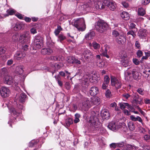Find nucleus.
I'll return each instance as SVG.
<instances>
[{"instance_id":"obj_33","label":"nucleus","mask_w":150,"mask_h":150,"mask_svg":"<svg viewBox=\"0 0 150 150\" xmlns=\"http://www.w3.org/2000/svg\"><path fill=\"white\" fill-rule=\"evenodd\" d=\"M134 147V146L131 144H125L124 148L122 149V150H132Z\"/></svg>"},{"instance_id":"obj_3","label":"nucleus","mask_w":150,"mask_h":150,"mask_svg":"<svg viewBox=\"0 0 150 150\" xmlns=\"http://www.w3.org/2000/svg\"><path fill=\"white\" fill-rule=\"evenodd\" d=\"M72 25L79 31H83L86 29V25L83 18H81L74 20L72 22Z\"/></svg>"},{"instance_id":"obj_34","label":"nucleus","mask_w":150,"mask_h":150,"mask_svg":"<svg viewBox=\"0 0 150 150\" xmlns=\"http://www.w3.org/2000/svg\"><path fill=\"white\" fill-rule=\"evenodd\" d=\"M26 96L25 93H22L20 94L18 100L20 102L23 103L25 101Z\"/></svg>"},{"instance_id":"obj_61","label":"nucleus","mask_w":150,"mask_h":150,"mask_svg":"<svg viewBox=\"0 0 150 150\" xmlns=\"http://www.w3.org/2000/svg\"><path fill=\"white\" fill-rule=\"evenodd\" d=\"M5 52V48L2 47H0V54H4Z\"/></svg>"},{"instance_id":"obj_38","label":"nucleus","mask_w":150,"mask_h":150,"mask_svg":"<svg viewBox=\"0 0 150 150\" xmlns=\"http://www.w3.org/2000/svg\"><path fill=\"white\" fill-rule=\"evenodd\" d=\"M100 51L101 52H102V54L103 56L105 57L108 58H109V56L107 54L108 50L106 48H105L104 50L101 49Z\"/></svg>"},{"instance_id":"obj_59","label":"nucleus","mask_w":150,"mask_h":150,"mask_svg":"<svg viewBox=\"0 0 150 150\" xmlns=\"http://www.w3.org/2000/svg\"><path fill=\"white\" fill-rule=\"evenodd\" d=\"M105 95L107 98H109L111 96V93L109 89H108L105 93Z\"/></svg>"},{"instance_id":"obj_6","label":"nucleus","mask_w":150,"mask_h":150,"mask_svg":"<svg viewBox=\"0 0 150 150\" xmlns=\"http://www.w3.org/2000/svg\"><path fill=\"white\" fill-rule=\"evenodd\" d=\"M30 35L28 31H26L21 34L19 38V41L22 43L28 44L30 42Z\"/></svg>"},{"instance_id":"obj_23","label":"nucleus","mask_w":150,"mask_h":150,"mask_svg":"<svg viewBox=\"0 0 150 150\" xmlns=\"http://www.w3.org/2000/svg\"><path fill=\"white\" fill-rule=\"evenodd\" d=\"M89 78H91L90 74L88 73H86L83 76V81L87 85L89 81Z\"/></svg>"},{"instance_id":"obj_21","label":"nucleus","mask_w":150,"mask_h":150,"mask_svg":"<svg viewBox=\"0 0 150 150\" xmlns=\"http://www.w3.org/2000/svg\"><path fill=\"white\" fill-rule=\"evenodd\" d=\"M23 25L22 23L20 22L17 23L13 27L14 30L18 31L22 29Z\"/></svg>"},{"instance_id":"obj_27","label":"nucleus","mask_w":150,"mask_h":150,"mask_svg":"<svg viewBox=\"0 0 150 150\" xmlns=\"http://www.w3.org/2000/svg\"><path fill=\"white\" fill-rule=\"evenodd\" d=\"M122 18L125 20H127L129 18V15L128 13L125 11H123L120 14Z\"/></svg>"},{"instance_id":"obj_54","label":"nucleus","mask_w":150,"mask_h":150,"mask_svg":"<svg viewBox=\"0 0 150 150\" xmlns=\"http://www.w3.org/2000/svg\"><path fill=\"white\" fill-rule=\"evenodd\" d=\"M127 35H132L134 38H135L136 36L135 33L132 30L129 31L127 33Z\"/></svg>"},{"instance_id":"obj_64","label":"nucleus","mask_w":150,"mask_h":150,"mask_svg":"<svg viewBox=\"0 0 150 150\" xmlns=\"http://www.w3.org/2000/svg\"><path fill=\"white\" fill-rule=\"evenodd\" d=\"M144 138L145 140L147 141L150 139V136L147 134L146 135L144 136Z\"/></svg>"},{"instance_id":"obj_11","label":"nucleus","mask_w":150,"mask_h":150,"mask_svg":"<svg viewBox=\"0 0 150 150\" xmlns=\"http://www.w3.org/2000/svg\"><path fill=\"white\" fill-rule=\"evenodd\" d=\"M82 108L83 109L88 108L91 105V101L88 98H85L84 99L82 103Z\"/></svg>"},{"instance_id":"obj_41","label":"nucleus","mask_w":150,"mask_h":150,"mask_svg":"<svg viewBox=\"0 0 150 150\" xmlns=\"http://www.w3.org/2000/svg\"><path fill=\"white\" fill-rule=\"evenodd\" d=\"M129 62L127 59H123L121 61L122 65L124 67H126L129 64Z\"/></svg>"},{"instance_id":"obj_26","label":"nucleus","mask_w":150,"mask_h":150,"mask_svg":"<svg viewBox=\"0 0 150 150\" xmlns=\"http://www.w3.org/2000/svg\"><path fill=\"white\" fill-rule=\"evenodd\" d=\"M95 35V33L93 32H91L88 33L86 34L85 36V39L87 40H90L93 38Z\"/></svg>"},{"instance_id":"obj_18","label":"nucleus","mask_w":150,"mask_h":150,"mask_svg":"<svg viewBox=\"0 0 150 150\" xmlns=\"http://www.w3.org/2000/svg\"><path fill=\"white\" fill-rule=\"evenodd\" d=\"M100 98L98 97H93L91 98V105L94 104L98 105L100 103Z\"/></svg>"},{"instance_id":"obj_53","label":"nucleus","mask_w":150,"mask_h":150,"mask_svg":"<svg viewBox=\"0 0 150 150\" xmlns=\"http://www.w3.org/2000/svg\"><path fill=\"white\" fill-rule=\"evenodd\" d=\"M125 146V144H124V143L123 142H121L117 143V147H121L122 149L124 148V146Z\"/></svg>"},{"instance_id":"obj_42","label":"nucleus","mask_w":150,"mask_h":150,"mask_svg":"<svg viewBox=\"0 0 150 150\" xmlns=\"http://www.w3.org/2000/svg\"><path fill=\"white\" fill-rule=\"evenodd\" d=\"M75 117L74 122L75 123H76L79 122V118L80 117L81 115L79 114L76 113L75 115Z\"/></svg>"},{"instance_id":"obj_16","label":"nucleus","mask_w":150,"mask_h":150,"mask_svg":"<svg viewBox=\"0 0 150 150\" xmlns=\"http://www.w3.org/2000/svg\"><path fill=\"white\" fill-rule=\"evenodd\" d=\"M83 54L84 57L86 59L91 58L93 55L92 52L89 50H85L83 53Z\"/></svg>"},{"instance_id":"obj_40","label":"nucleus","mask_w":150,"mask_h":150,"mask_svg":"<svg viewBox=\"0 0 150 150\" xmlns=\"http://www.w3.org/2000/svg\"><path fill=\"white\" fill-rule=\"evenodd\" d=\"M128 127L131 131H133L135 129V126L134 124L132 122H129L128 124Z\"/></svg>"},{"instance_id":"obj_19","label":"nucleus","mask_w":150,"mask_h":150,"mask_svg":"<svg viewBox=\"0 0 150 150\" xmlns=\"http://www.w3.org/2000/svg\"><path fill=\"white\" fill-rule=\"evenodd\" d=\"M41 53L43 54H50L53 52L52 50L49 48H43L41 50Z\"/></svg>"},{"instance_id":"obj_24","label":"nucleus","mask_w":150,"mask_h":150,"mask_svg":"<svg viewBox=\"0 0 150 150\" xmlns=\"http://www.w3.org/2000/svg\"><path fill=\"white\" fill-rule=\"evenodd\" d=\"M91 78H89V81L91 83H96L97 82L98 77L95 74H90Z\"/></svg>"},{"instance_id":"obj_58","label":"nucleus","mask_w":150,"mask_h":150,"mask_svg":"<svg viewBox=\"0 0 150 150\" xmlns=\"http://www.w3.org/2000/svg\"><path fill=\"white\" fill-rule=\"evenodd\" d=\"M135 46L138 49H140L141 47L138 41H136L135 42Z\"/></svg>"},{"instance_id":"obj_47","label":"nucleus","mask_w":150,"mask_h":150,"mask_svg":"<svg viewBox=\"0 0 150 150\" xmlns=\"http://www.w3.org/2000/svg\"><path fill=\"white\" fill-rule=\"evenodd\" d=\"M66 123L67 126H69L73 123V120L71 118H69L66 121Z\"/></svg>"},{"instance_id":"obj_55","label":"nucleus","mask_w":150,"mask_h":150,"mask_svg":"<svg viewBox=\"0 0 150 150\" xmlns=\"http://www.w3.org/2000/svg\"><path fill=\"white\" fill-rule=\"evenodd\" d=\"M150 2V0H142V5H145L149 4Z\"/></svg>"},{"instance_id":"obj_50","label":"nucleus","mask_w":150,"mask_h":150,"mask_svg":"<svg viewBox=\"0 0 150 150\" xmlns=\"http://www.w3.org/2000/svg\"><path fill=\"white\" fill-rule=\"evenodd\" d=\"M18 34L17 33L14 34L12 36V39L13 41H17L18 40Z\"/></svg>"},{"instance_id":"obj_36","label":"nucleus","mask_w":150,"mask_h":150,"mask_svg":"<svg viewBox=\"0 0 150 150\" xmlns=\"http://www.w3.org/2000/svg\"><path fill=\"white\" fill-rule=\"evenodd\" d=\"M38 29L37 25H35L32 28L30 29V31L32 34H33L37 33V30Z\"/></svg>"},{"instance_id":"obj_62","label":"nucleus","mask_w":150,"mask_h":150,"mask_svg":"<svg viewBox=\"0 0 150 150\" xmlns=\"http://www.w3.org/2000/svg\"><path fill=\"white\" fill-rule=\"evenodd\" d=\"M133 62L136 65H138L139 64V61L136 58H134L133 59Z\"/></svg>"},{"instance_id":"obj_48","label":"nucleus","mask_w":150,"mask_h":150,"mask_svg":"<svg viewBox=\"0 0 150 150\" xmlns=\"http://www.w3.org/2000/svg\"><path fill=\"white\" fill-rule=\"evenodd\" d=\"M64 66V64L63 63H59L58 64H55L54 65V67L55 68L57 69H59L60 68L63 67Z\"/></svg>"},{"instance_id":"obj_44","label":"nucleus","mask_w":150,"mask_h":150,"mask_svg":"<svg viewBox=\"0 0 150 150\" xmlns=\"http://www.w3.org/2000/svg\"><path fill=\"white\" fill-rule=\"evenodd\" d=\"M137 92L139 94L143 96L145 93V91L144 89L141 88H139L137 90Z\"/></svg>"},{"instance_id":"obj_29","label":"nucleus","mask_w":150,"mask_h":150,"mask_svg":"<svg viewBox=\"0 0 150 150\" xmlns=\"http://www.w3.org/2000/svg\"><path fill=\"white\" fill-rule=\"evenodd\" d=\"M132 74L134 79L137 80L139 76V74L135 69H134L132 71Z\"/></svg>"},{"instance_id":"obj_56","label":"nucleus","mask_w":150,"mask_h":150,"mask_svg":"<svg viewBox=\"0 0 150 150\" xmlns=\"http://www.w3.org/2000/svg\"><path fill=\"white\" fill-rule=\"evenodd\" d=\"M112 35L114 37H117L119 35V33L117 30H114L112 32Z\"/></svg>"},{"instance_id":"obj_12","label":"nucleus","mask_w":150,"mask_h":150,"mask_svg":"<svg viewBox=\"0 0 150 150\" xmlns=\"http://www.w3.org/2000/svg\"><path fill=\"white\" fill-rule=\"evenodd\" d=\"M101 115L103 119L108 120L110 117V114L108 110L106 109H103L101 112Z\"/></svg>"},{"instance_id":"obj_30","label":"nucleus","mask_w":150,"mask_h":150,"mask_svg":"<svg viewBox=\"0 0 150 150\" xmlns=\"http://www.w3.org/2000/svg\"><path fill=\"white\" fill-rule=\"evenodd\" d=\"M23 67L22 66H18L16 68V72L18 74L21 75L23 76Z\"/></svg>"},{"instance_id":"obj_46","label":"nucleus","mask_w":150,"mask_h":150,"mask_svg":"<svg viewBox=\"0 0 150 150\" xmlns=\"http://www.w3.org/2000/svg\"><path fill=\"white\" fill-rule=\"evenodd\" d=\"M126 53L125 52H122L120 54L119 57L122 59H124L127 57Z\"/></svg>"},{"instance_id":"obj_2","label":"nucleus","mask_w":150,"mask_h":150,"mask_svg":"<svg viewBox=\"0 0 150 150\" xmlns=\"http://www.w3.org/2000/svg\"><path fill=\"white\" fill-rule=\"evenodd\" d=\"M108 127L109 129L115 132L116 131L120 128L125 132L127 129V127L124 122L118 123L114 122H111L109 123Z\"/></svg>"},{"instance_id":"obj_17","label":"nucleus","mask_w":150,"mask_h":150,"mask_svg":"<svg viewBox=\"0 0 150 150\" xmlns=\"http://www.w3.org/2000/svg\"><path fill=\"white\" fill-rule=\"evenodd\" d=\"M78 8L81 11H87L89 8L88 4L83 3L81 4Z\"/></svg>"},{"instance_id":"obj_7","label":"nucleus","mask_w":150,"mask_h":150,"mask_svg":"<svg viewBox=\"0 0 150 150\" xmlns=\"http://www.w3.org/2000/svg\"><path fill=\"white\" fill-rule=\"evenodd\" d=\"M110 78L112 86L115 87L116 89L120 88L122 86L121 81L114 76H111Z\"/></svg>"},{"instance_id":"obj_52","label":"nucleus","mask_w":150,"mask_h":150,"mask_svg":"<svg viewBox=\"0 0 150 150\" xmlns=\"http://www.w3.org/2000/svg\"><path fill=\"white\" fill-rule=\"evenodd\" d=\"M7 71L8 70L6 68L4 67L1 69V72L2 74H6L7 73Z\"/></svg>"},{"instance_id":"obj_1","label":"nucleus","mask_w":150,"mask_h":150,"mask_svg":"<svg viewBox=\"0 0 150 150\" xmlns=\"http://www.w3.org/2000/svg\"><path fill=\"white\" fill-rule=\"evenodd\" d=\"M94 6L97 10L101 9L104 8L105 6H107L111 11L115 8L116 4L114 2L108 0H92Z\"/></svg>"},{"instance_id":"obj_39","label":"nucleus","mask_w":150,"mask_h":150,"mask_svg":"<svg viewBox=\"0 0 150 150\" xmlns=\"http://www.w3.org/2000/svg\"><path fill=\"white\" fill-rule=\"evenodd\" d=\"M120 108L122 109H124L125 108L126 106H127L128 108L129 107L130 105L127 103H119Z\"/></svg>"},{"instance_id":"obj_43","label":"nucleus","mask_w":150,"mask_h":150,"mask_svg":"<svg viewBox=\"0 0 150 150\" xmlns=\"http://www.w3.org/2000/svg\"><path fill=\"white\" fill-rule=\"evenodd\" d=\"M62 30V28L59 25L58 26L57 29L55 30L54 32L55 35L57 36Z\"/></svg>"},{"instance_id":"obj_35","label":"nucleus","mask_w":150,"mask_h":150,"mask_svg":"<svg viewBox=\"0 0 150 150\" xmlns=\"http://www.w3.org/2000/svg\"><path fill=\"white\" fill-rule=\"evenodd\" d=\"M145 14V11L144 8L140 7L138 9V14L140 16H143Z\"/></svg>"},{"instance_id":"obj_28","label":"nucleus","mask_w":150,"mask_h":150,"mask_svg":"<svg viewBox=\"0 0 150 150\" xmlns=\"http://www.w3.org/2000/svg\"><path fill=\"white\" fill-rule=\"evenodd\" d=\"M10 110L11 112L13 113L15 118L18 116L20 114V112H17L16 111V109L13 107H12L10 109Z\"/></svg>"},{"instance_id":"obj_4","label":"nucleus","mask_w":150,"mask_h":150,"mask_svg":"<svg viewBox=\"0 0 150 150\" xmlns=\"http://www.w3.org/2000/svg\"><path fill=\"white\" fill-rule=\"evenodd\" d=\"M88 122L89 128L92 130H97L99 127L98 118L96 117L90 116L88 118Z\"/></svg>"},{"instance_id":"obj_57","label":"nucleus","mask_w":150,"mask_h":150,"mask_svg":"<svg viewBox=\"0 0 150 150\" xmlns=\"http://www.w3.org/2000/svg\"><path fill=\"white\" fill-rule=\"evenodd\" d=\"M137 54L138 57H140L143 55V52L141 50H139L137 52Z\"/></svg>"},{"instance_id":"obj_5","label":"nucleus","mask_w":150,"mask_h":150,"mask_svg":"<svg viewBox=\"0 0 150 150\" xmlns=\"http://www.w3.org/2000/svg\"><path fill=\"white\" fill-rule=\"evenodd\" d=\"M108 28L107 23L104 21L99 20L97 22L96 26V29L100 33H103Z\"/></svg>"},{"instance_id":"obj_31","label":"nucleus","mask_w":150,"mask_h":150,"mask_svg":"<svg viewBox=\"0 0 150 150\" xmlns=\"http://www.w3.org/2000/svg\"><path fill=\"white\" fill-rule=\"evenodd\" d=\"M130 119L133 121H138L141 123H142V118L138 116L135 117L134 115H132L130 116Z\"/></svg>"},{"instance_id":"obj_45","label":"nucleus","mask_w":150,"mask_h":150,"mask_svg":"<svg viewBox=\"0 0 150 150\" xmlns=\"http://www.w3.org/2000/svg\"><path fill=\"white\" fill-rule=\"evenodd\" d=\"M92 45L93 47L95 50L99 49L100 47L99 44L95 42H93Z\"/></svg>"},{"instance_id":"obj_63","label":"nucleus","mask_w":150,"mask_h":150,"mask_svg":"<svg viewBox=\"0 0 150 150\" xmlns=\"http://www.w3.org/2000/svg\"><path fill=\"white\" fill-rule=\"evenodd\" d=\"M36 142H35V141H32L30 142L29 144V147H32L34 145H35V144H36Z\"/></svg>"},{"instance_id":"obj_49","label":"nucleus","mask_w":150,"mask_h":150,"mask_svg":"<svg viewBox=\"0 0 150 150\" xmlns=\"http://www.w3.org/2000/svg\"><path fill=\"white\" fill-rule=\"evenodd\" d=\"M75 57H68L67 61L69 63H74Z\"/></svg>"},{"instance_id":"obj_51","label":"nucleus","mask_w":150,"mask_h":150,"mask_svg":"<svg viewBox=\"0 0 150 150\" xmlns=\"http://www.w3.org/2000/svg\"><path fill=\"white\" fill-rule=\"evenodd\" d=\"M110 79L109 77L107 75L104 77V83L106 84H108L110 82Z\"/></svg>"},{"instance_id":"obj_15","label":"nucleus","mask_w":150,"mask_h":150,"mask_svg":"<svg viewBox=\"0 0 150 150\" xmlns=\"http://www.w3.org/2000/svg\"><path fill=\"white\" fill-rule=\"evenodd\" d=\"M64 59V57L62 56H52L49 58L48 59L50 60L60 61H62Z\"/></svg>"},{"instance_id":"obj_20","label":"nucleus","mask_w":150,"mask_h":150,"mask_svg":"<svg viewBox=\"0 0 150 150\" xmlns=\"http://www.w3.org/2000/svg\"><path fill=\"white\" fill-rule=\"evenodd\" d=\"M25 56V54L21 51L17 52L14 55V57L16 59L19 60L20 59L23 58Z\"/></svg>"},{"instance_id":"obj_9","label":"nucleus","mask_w":150,"mask_h":150,"mask_svg":"<svg viewBox=\"0 0 150 150\" xmlns=\"http://www.w3.org/2000/svg\"><path fill=\"white\" fill-rule=\"evenodd\" d=\"M132 97L133 99V102L137 104H142L143 99L141 98L137 93H134L133 94Z\"/></svg>"},{"instance_id":"obj_13","label":"nucleus","mask_w":150,"mask_h":150,"mask_svg":"<svg viewBox=\"0 0 150 150\" xmlns=\"http://www.w3.org/2000/svg\"><path fill=\"white\" fill-rule=\"evenodd\" d=\"M143 77L146 79L150 80V69L146 68L144 70L142 73Z\"/></svg>"},{"instance_id":"obj_10","label":"nucleus","mask_w":150,"mask_h":150,"mask_svg":"<svg viewBox=\"0 0 150 150\" xmlns=\"http://www.w3.org/2000/svg\"><path fill=\"white\" fill-rule=\"evenodd\" d=\"M0 93L2 97L6 98L8 97L10 94V91L7 87H3L1 88Z\"/></svg>"},{"instance_id":"obj_22","label":"nucleus","mask_w":150,"mask_h":150,"mask_svg":"<svg viewBox=\"0 0 150 150\" xmlns=\"http://www.w3.org/2000/svg\"><path fill=\"white\" fill-rule=\"evenodd\" d=\"M13 78L10 76H6L5 77L4 82L5 83L10 85L13 83Z\"/></svg>"},{"instance_id":"obj_8","label":"nucleus","mask_w":150,"mask_h":150,"mask_svg":"<svg viewBox=\"0 0 150 150\" xmlns=\"http://www.w3.org/2000/svg\"><path fill=\"white\" fill-rule=\"evenodd\" d=\"M34 44L36 47L38 49L41 48L43 47V42L40 36L38 35L35 37Z\"/></svg>"},{"instance_id":"obj_14","label":"nucleus","mask_w":150,"mask_h":150,"mask_svg":"<svg viewBox=\"0 0 150 150\" xmlns=\"http://www.w3.org/2000/svg\"><path fill=\"white\" fill-rule=\"evenodd\" d=\"M98 88L96 87H91L89 91L90 95L93 96H94L96 95L98 93Z\"/></svg>"},{"instance_id":"obj_60","label":"nucleus","mask_w":150,"mask_h":150,"mask_svg":"<svg viewBox=\"0 0 150 150\" xmlns=\"http://www.w3.org/2000/svg\"><path fill=\"white\" fill-rule=\"evenodd\" d=\"M131 71H130L129 70H127L125 72V76L126 77H128V76H129L131 74Z\"/></svg>"},{"instance_id":"obj_25","label":"nucleus","mask_w":150,"mask_h":150,"mask_svg":"<svg viewBox=\"0 0 150 150\" xmlns=\"http://www.w3.org/2000/svg\"><path fill=\"white\" fill-rule=\"evenodd\" d=\"M16 11L13 9L10 8L6 11L7 14H4L3 16L4 17L8 16L9 15H12L15 14Z\"/></svg>"},{"instance_id":"obj_32","label":"nucleus","mask_w":150,"mask_h":150,"mask_svg":"<svg viewBox=\"0 0 150 150\" xmlns=\"http://www.w3.org/2000/svg\"><path fill=\"white\" fill-rule=\"evenodd\" d=\"M117 42L119 44H122V42L125 41L126 38L125 36H119L117 37L116 39Z\"/></svg>"},{"instance_id":"obj_37","label":"nucleus","mask_w":150,"mask_h":150,"mask_svg":"<svg viewBox=\"0 0 150 150\" xmlns=\"http://www.w3.org/2000/svg\"><path fill=\"white\" fill-rule=\"evenodd\" d=\"M66 38V37L63 34H60L58 36L57 41L62 42L65 40Z\"/></svg>"}]
</instances>
